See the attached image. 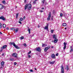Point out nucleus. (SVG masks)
Returning <instances> with one entry per match:
<instances>
[{
    "label": "nucleus",
    "mask_w": 73,
    "mask_h": 73,
    "mask_svg": "<svg viewBox=\"0 0 73 73\" xmlns=\"http://www.w3.org/2000/svg\"><path fill=\"white\" fill-rule=\"evenodd\" d=\"M28 8L29 10H31L32 8V5L31 4H29L28 5L26 4L25 5V10H26Z\"/></svg>",
    "instance_id": "1"
},
{
    "label": "nucleus",
    "mask_w": 73,
    "mask_h": 73,
    "mask_svg": "<svg viewBox=\"0 0 73 73\" xmlns=\"http://www.w3.org/2000/svg\"><path fill=\"white\" fill-rule=\"evenodd\" d=\"M53 36L54 38V42H55V43H56L57 42V41H58V39L56 38V36L55 35H53Z\"/></svg>",
    "instance_id": "2"
},
{
    "label": "nucleus",
    "mask_w": 73,
    "mask_h": 73,
    "mask_svg": "<svg viewBox=\"0 0 73 73\" xmlns=\"http://www.w3.org/2000/svg\"><path fill=\"white\" fill-rule=\"evenodd\" d=\"M4 64H5V62L4 61H2L1 62V68L3 69L4 68Z\"/></svg>",
    "instance_id": "3"
},
{
    "label": "nucleus",
    "mask_w": 73,
    "mask_h": 73,
    "mask_svg": "<svg viewBox=\"0 0 73 73\" xmlns=\"http://www.w3.org/2000/svg\"><path fill=\"white\" fill-rule=\"evenodd\" d=\"M61 73H64V66H63L62 65L61 66Z\"/></svg>",
    "instance_id": "4"
},
{
    "label": "nucleus",
    "mask_w": 73,
    "mask_h": 73,
    "mask_svg": "<svg viewBox=\"0 0 73 73\" xmlns=\"http://www.w3.org/2000/svg\"><path fill=\"white\" fill-rule=\"evenodd\" d=\"M35 50L36 51H37V52H41V48L40 47L36 48H35Z\"/></svg>",
    "instance_id": "5"
},
{
    "label": "nucleus",
    "mask_w": 73,
    "mask_h": 73,
    "mask_svg": "<svg viewBox=\"0 0 73 73\" xmlns=\"http://www.w3.org/2000/svg\"><path fill=\"white\" fill-rule=\"evenodd\" d=\"M51 17V13L50 12L49 13L48 16V18H47V20L48 21H49V20H50V19Z\"/></svg>",
    "instance_id": "6"
},
{
    "label": "nucleus",
    "mask_w": 73,
    "mask_h": 73,
    "mask_svg": "<svg viewBox=\"0 0 73 73\" xmlns=\"http://www.w3.org/2000/svg\"><path fill=\"white\" fill-rule=\"evenodd\" d=\"M7 47V46H3L2 47H1V50L0 52H3V50L4 49H5Z\"/></svg>",
    "instance_id": "7"
},
{
    "label": "nucleus",
    "mask_w": 73,
    "mask_h": 73,
    "mask_svg": "<svg viewBox=\"0 0 73 73\" xmlns=\"http://www.w3.org/2000/svg\"><path fill=\"white\" fill-rule=\"evenodd\" d=\"M51 57L52 58H53V59H55V58H56V56L54 54H52Z\"/></svg>",
    "instance_id": "8"
},
{
    "label": "nucleus",
    "mask_w": 73,
    "mask_h": 73,
    "mask_svg": "<svg viewBox=\"0 0 73 73\" xmlns=\"http://www.w3.org/2000/svg\"><path fill=\"white\" fill-rule=\"evenodd\" d=\"M50 48V47H46V48H45L44 49V51L45 52H47V50H48V49Z\"/></svg>",
    "instance_id": "9"
},
{
    "label": "nucleus",
    "mask_w": 73,
    "mask_h": 73,
    "mask_svg": "<svg viewBox=\"0 0 73 73\" xmlns=\"http://www.w3.org/2000/svg\"><path fill=\"white\" fill-rule=\"evenodd\" d=\"M4 8V6L1 4H0V10L3 9Z\"/></svg>",
    "instance_id": "10"
},
{
    "label": "nucleus",
    "mask_w": 73,
    "mask_h": 73,
    "mask_svg": "<svg viewBox=\"0 0 73 73\" xmlns=\"http://www.w3.org/2000/svg\"><path fill=\"white\" fill-rule=\"evenodd\" d=\"M9 44L10 45H13V46H17L16 45V44H15V43L14 42H10Z\"/></svg>",
    "instance_id": "11"
},
{
    "label": "nucleus",
    "mask_w": 73,
    "mask_h": 73,
    "mask_svg": "<svg viewBox=\"0 0 73 73\" xmlns=\"http://www.w3.org/2000/svg\"><path fill=\"white\" fill-rule=\"evenodd\" d=\"M0 19L2 20H3V21H5V18H4V17L3 16H2L0 17Z\"/></svg>",
    "instance_id": "12"
},
{
    "label": "nucleus",
    "mask_w": 73,
    "mask_h": 73,
    "mask_svg": "<svg viewBox=\"0 0 73 73\" xmlns=\"http://www.w3.org/2000/svg\"><path fill=\"white\" fill-rule=\"evenodd\" d=\"M15 54H16V53H13L12 54V56H14V57H16V58H17V56H16Z\"/></svg>",
    "instance_id": "13"
},
{
    "label": "nucleus",
    "mask_w": 73,
    "mask_h": 73,
    "mask_svg": "<svg viewBox=\"0 0 73 73\" xmlns=\"http://www.w3.org/2000/svg\"><path fill=\"white\" fill-rule=\"evenodd\" d=\"M48 24H47L46 26L44 28L45 29H48Z\"/></svg>",
    "instance_id": "14"
},
{
    "label": "nucleus",
    "mask_w": 73,
    "mask_h": 73,
    "mask_svg": "<svg viewBox=\"0 0 73 73\" xmlns=\"http://www.w3.org/2000/svg\"><path fill=\"white\" fill-rule=\"evenodd\" d=\"M54 62H55V61H54L52 62H51L50 63V64L51 65L54 64Z\"/></svg>",
    "instance_id": "15"
},
{
    "label": "nucleus",
    "mask_w": 73,
    "mask_h": 73,
    "mask_svg": "<svg viewBox=\"0 0 73 73\" xmlns=\"http://www.w3.org/2000/svg\"><path fill=\"white\" fill-rule=\"evenodd\" d=\"M67 70H69V66L68 65L66 66V68H65Z\"/></svg>",
    "instance_id": "16"
},
{
    "label": "nucleus",
    "mask_w": 73,
    "mask_h": 73,
    "mask_svg": "<svg viewBox=\"0 0 73 73\" xmlns=\"http://www.w3.org/2000/svg\"><path fill=\"white\" fill-rule=\"evenodd\" d=\"M18 30H19V29L15 28V31H15L16 33H17V31H18Z\"/></svg>",
    "instance_id": "17"
},
{
    "label": "nucleus",
    "mask_w": 73,
    "mask_h": 73,
    "mask_svg": "<svg viewBox=\"0 0 73 73\" xmlns=\"http://www.w3.org/2000/svg\"><path fill=\"white\" fill-rule=\"evenodd\" d=\"M28 32H29V34H30V33H31V31H30V29H29V28L28 27Z\"/></svg>",
    "instance_id": "18"
},
{
    "label": "nucleus",
    "mask_w": 73,
    "mask_h": 73,
    "mask_svg": "<svg viewBox=\"0 0 73 73\" xmlns=\"http://www.w3.org/2000/svg\"><path fill=\"white\" fill-rule=\"evenodd\" d=\"M14 46L16 49H20V47H18V46Z\"/></svg>",
    "instance_id": "19"
},
{
    "label": "nucleus",
    "mask_w": 73,
    "mask_h": 73,
    "mask_svg": "<svg viewBox=\"0 0 73 73\" xmlns=\"http://www.w3.org/2000/svg\"><path fill=\"white\" fill-rule=\"evenodd\" d=\"M24 38V36H22L20 38V40H23V39Z\"/></svg>",
    "instance_id": "20"
},
{
    "label": "nucleus",
    "mask_w": 73,
    "mask_h": 73,
    "mask_svg": "<svg viewBox=\"0 0 73 73\" xmlns=\"http://www.w3.org/2000/svg\"><path fill=\"white\" fill-rule=\"evenodd\" d=\"M3 28H5V27H6V25L5 24H3Z\"/></svg>",
    "instance_id": "21"
},
{
    "label": "nucleus",
    "mask_w": 73,
    "mask_h": 73,
    "mask_svg": "<svg viewBox=\"0 0 73 73\" xmlns=\"http://www.w3.org/2000/svg\"><path fill=\"white\" fill-rule=\"evenodd\" d=\"M66 26V23H64L63 24V26H64V27H65V26Z\"/></svg>",
    "instance_id": "22"
},
{
    "label": "nucleus",
    "mask_w": 73,
    "mask_h": 73,
    "mask_svg": "<svg viewBox=\"0 0 73 73\" xmlns=\"http://www.w3.org/2000/svg\"><path fill=\"white\" fill-rule=\"evenodd\" d=\"M42 46H47V45L46 44H44V43L42 44Z\"/></svg>",
    "instance_id": "23"
},
{
    "label": "nucleus",
    "mask_w": 73,
    "mask_h": 73,
    "mask_svg": "<svg viewBox=\"0 0 73 73\" xmlns=\"http://www.w3.org/2000/svg\"><path fill=\"white\" fill-rule=\"evenodd\" d=\"M60 17H62L63 16V14H62V13H60Z\"/></svg>",
    "instance_id": "24"
},
{
    "label": "nucleus",
    "mask_w": 73,
    "mask_h": 73,
    "mask_svg": "<svg viewBox=\"0 0 73 73\" xmlns=\"http://www.w3.org/2000/svg\"><path fill=\"white\" fill-rule=\"evenodd\" d=\"M10 59L11 61H13L14 60V59L13 58H10Z\"/></svg>",
    "instance_id": "25"
},
{
    "label": "nucleus",
    "mask_w": 73,
    "mask_h": 73,
    "mask_svg": "<svg viewBox=\"0 0 73 73\" xmlns=\"http://www.w3.org/2000/svg\"><path fill=\"white\" fill-rule=\"evenodd\" d=\"M2 28V25L1 23H0V28Z\"/></svg>",
    "instance_id": "26"
},
{
    "label": "nucleus",
    "mask_w": 73,
    "mask_h": 73,
    "mask_svg": "<svg viewBox=\"0 0 73 73\" xmlns=\"http://www.w3.org/2000/svg\"><path fill=\"white\" fill-rule=\"evenodd\" d=\"M45 1V0H43L42 1V3H43L44 4Z\"/></svg>",
    "instance_id": "27"
},
{
    "label": "nucleus",
    "mask_w": 73,
    "mask_h": 73,
    "mask_svg": "<svg viewBox=\"0 0 73 73\" xmlns=\"http://www.w3.org/2000/svg\"><path fill=\"white\" fill-rule=\"evenodd\" d=\"M50 32H51V33H53V32H54V30H51L50 31Z\"/></svg>",
    "instance_id": "28"
},
{
    "label": "nucleus",
    "mask_w": 73,
    "mask_h": 73,
    "mask_svg": "<svg viewBox=\"0 0 73 73\" xmlns=\"http://www.w3.org/2000/svg\"><path fill=\"white\" fill-rule=\"evenodd\" d=\"M2 3H3V4H5V1H2Z\"/></svg>",
    "instance_id": "29"
},
{
    "label": "nucleus",
    "mask_w": 73,
    "mask_h": 73,
    "mask_svg": "<svg viewBox=\"0 0 73 73\" xmlns=\"http://www.w3.org/2000/svg\"><path fill=\"white\" fill-rule=\"evenodd\" d=\"M23 19L22 18H20V21H23Z\"/></svg>",
    "instance_id": "30"
},
{
    "label": "nucleus",
    "mask_w": 73,
    "mask_h": 73,
    "mask_svg": "<svg viewBox=\"0 0 73 73\" xmlns=\"http://www.w3.org/2000/svg\"><path fill=\"white\" fill-rule=\"evenodd\" d=\"M64 46H66V43L65 42H64Z\"/></svg>",
    "instance_id": "31"
},
{
    "label": "nucleus",
    "mask_w": 73,
    "mask_h": 73,
    "mask_svg": "<svg viewBox=\"0 0 73 73\" xmlns=\"http://www.w3.org/2000/svg\"><path fill=\"white\" fill-rule=\"evenodd\" d=\"M73 51V48H71L70 51V52H72Z\"/></svg>",
    "instance_id": "32"
},
{
    "label": "nucleus",
    "mask_w": 73,
    "mask_h": 73,
    "mask_svg": "<svg viewBox=\"0 0 73 73\" xmlns=\"http://www.w3.org/2000/svg\"><path fill=\"white\" fill-rule=\"evenodd\" d=\"M30 72H33V71L32 70H30Z\"/></svg>",
    "instance_id": "33"
},
{
    "label": "nucleus",
    "mask_w": 73,
    "mask_h": 73,
    "mask_svg": "<svg viewBox=\"0 0 73 73\" xmlns=\"http://www.w3.org/2000/svg\"><path fill=\"white\" fill-rule=\"evenodd\" d=\"M17 64V63H16V62H15L14 63V65H16Z\"/></svg>",
    "instance_id": "34"
},
{
    "label": "nucleus",
    "mask_w": 73,
    "mask_h": 73,
    "mask_svg": "<svg viewBox=\"0 0 73 73\" xmlns=\"http://www.w3.org/2000/svg\"><path fill=\"white\" fill-rule=\"evenodd\" d=\"M31 53V51H30V52L28 53V54H30Z\"/></svg>",
    "instance_id": "35"
},
{
    "label": "nucleus",
    "mask_w": 73,
    "mask_h": 73,
    "mask_svg": "<svg viewBox=\"0 0 73 73\" xmlns=\"http://www.w3.org/2000/svg\"><path fill=\"white\" fill-rule=\"evenodd\" d=\"M23 45H24V46H27V44L25 43H24Z\"/></svg>",
    "instance_id": "36"
},
{
    "label": "nucleus",
    "mask_w": 73,
    "mask_h": 73,
    "mask_svg": "<svg viewBox=\"0 0 73 73\" xmlns=\"http://www.w3.org/2000/svg\"><path fill=\"white\" fill-rule=\"evenodd\" d=\"M56 56H58V53L56 54Z\"/></svg>",
    "instance_id": "37"
},
{
    "label": "nucleus",
    "mask_w": 73,
    "mask_h": 73,
    "mask_svg": "<svg viewBox=\"0 0 73 73\" xmlns=\"http://www.w3.org/2000/svg\"><path fill=\"white\" fill-rule=\"evenodd\" d=\"M28 57H29V58H31V55H29Z\"/></svg>",
    "instance_id": "38"
},
{
    "label": "nucleus",
    "mask_w": 73,
    "mask_h": 73,
    "mask_svg": "<svg viewBox=\"0 0 73 73\" xmlns=\"http://www.w3.org/2000/svg\"><path fill=\"white\" fill-rule=\"evenodd\" d=\"M18 15H19V14H17L16 15V18H17V17H18Z\"/></svg>",
    "instance_id": "39"
},
{
    "label": "nucleus",
    "mask_w": 73,
    "mask_h": 73,
    "mask_svg": "<svg viewBox=\"0 0 73 73\" xmlns=\"http://www.w3.org/2000/svg\"><path fill=\"white\" fill-rule=\"evenodd\" d=\"M65 48H66V46H64V50L65 49Z\"/></svg>",
    "instance_id": "40"
},
{
    "label": "nucleus",
    "mask_w": 73,
    "mask_h": 73,
    "mask_svg": "<svg viewBox=\"0 0 73 73\" xmlns=\"http://www.w3.org/2000/svg\"><path fill=\"white\" fill-rule=\"evenodd\" d=\"M18 22L19 23H20V24H22L21 22V21H19Z\"/></svg>",
    "instance_id": "41"
},
{
    "label": "nucleus",
    "mask_w": 73,
    "mask_h": 73,
    "mask_svg": "<svg viewBox=\"0 0 73 73\" xmlns=\"http://www.w3.org/2000/svg\"><path fill=\"white\" fill-rule=\"evenodd\" d=\"M15 29H16V28H13V31H15Z\"/></svg>",
    "instance_id": "42"
},
{
    "label": "nucleus",
    "mask_w": 73,
    "mask_h": 73,
    "mask_svg": "<svg viewBox=\"0 0 73 73\" xmlns=\"http://www.w3.org/2000/svg\"><path fill=\"white\" fill-rule=\"evenodd\" d=\"M25 16H24L23 18V19L25 20Z\"/></svg>",
    "instance_id": "43"
},
{
    "label": "nucleus",
    "mask_w": 73,
    "mask_h": 73,
    "mask_svg": "<svg viewBox=\"0 0 73 73\" xmlns=\"http://www.w3.org/2000/svg\"><path fill=\"white\" fill-rule=\"evenodd\" d=\"M4 53H3L1 55V56H4Z\"/></svg>",
    "instance_id": "44"
},
{
    "label": "nucleus",
    "mask_w": 73,
    "mask_h": 73,
    "mask_svg": "<svg viewBox=\"0 0 73 73\" xmlns=\"http://www.w3.org/2000/svg\"><path fill=\"white\" fill-rule=\"evenodd\" d=\"M26 2H27V0H25V2H24V3H26Z\"/></svg>",
    "instance_id": "45"
},
{
    "label": "nucleus",
    "mask_w": 73,
    "mask_h": 73,
    "mask_svg": "<svg viewBox=\"0 0 73 73\" xmlns=\"http://www.w3.org/2000/svg\"><path fill=\"white\" fill-rule=\"evenodd\" d=\"M36 3V2L35 1H34L33 2V3H34V4H35Z\"/></svg>",
    "instance_id": "46"
},
{
    "label": "nucleus",
    "mask_w": 73,
    "mask_h": 73,
    "mask_svg": "<svg viewBox=\"0 0 73 73\" xmlns=\"http://www.w3.org/2000/svg\"><path fill=\"white\" fill-rule=\"evenodd\" d=\"M6 29H7V30H8V29H9V28L8 27Z\"/></svg>",
    "instance_id": "47"
},
{
    "label": "nucleus",
    "mask_w": 73,
    "mask_h": 73,
    "mask_svg": "<svg viewBox=\"0 0 73 73\" xmlns=\"http://www.w3.org/2000/svg\"><path fill=\"white\" fill-rule=\"evenodd\" d=\"M40 12H43V11L42 10H40Z\"/></svg>",
    "instance_id": "48"
},
{
    "label": "nucleus",
    "mask_w": 73,
    "mask_h": 73,
    "mask_svg": "<svg viewBox=\"0 0 73 73\" xmlns=\"http://www.w3.org/2000/svg\"><path fill=\"white\" fill-rule=\"evenodd\" d=\"M52 12L53 13H54V11L53 10L52 11Z\"/></svg>",
    "instance_id": "49"
},
{
    "label": "nucleus",
    "mask_w": 73,
    "mask_h": 73,
    "mask_svg": "<svg viewBox=\"0 0 73 73\" xmlns=\"http://www.w3.org/2000/svg\"><path fill=\"white\" fill-rule=\"evenodd\" d=\"M0 34H1V35H2L3 34L2 33L0 32Z\"/></svg>",
    "instance_id": "50"
},
{
    "label": "nucleus",
    "mask_w": 73,
    "mask_h": 73,
    "mask_svg": "<svg viewBox=\"0 0 73 73\" xmlns=\"http://www.w3.org/2000/svg\"><path fill=\"white\" fill-rule=\"evenodd\" d=\"M42 9H44V7H43L42 8Z\"/></svg>",
    "instance_id": "51"
},
{
    "label": "nucleus",
    "mask_w": 73,
    "mask_h": 73,
    "mask_svg": "<svg viewBox=\"0 0 73 73\" xmlns=\"http://www.w3.org/2000/svg\"><path fill=\"white\" fill-rule=\"evenodd\" d=\"M13 28H11V30H13Z\"/></svg>",
    "instance_id": "52"
},
{
    "label": "nucleus",
    "mask_w": 73,
    "mask_h": 73,
    "mask_svg": "<svg viewBox=\"0 0 73 73\" xmlns=\"http://www.w3.org/2000/svg\"><path fill=\"white\" fill-rule=\"evenodd\" d=\"M72 46H71L70 48H71V49H72Z\"/></svg>",
    "instance_id": "53"
},
{
    "label": "nucleus",
    "mask_w": 73,
    "mask_h": 73,
    "mask_svg": "<svg viewBox=\"0 0 73 73\" xmlns=\"http://www.w3.org/2000/svg\"><path fill=\"white\" fill-rule=\"evenodd\" d=\"M38 28H40V26L39 25H38Z\"/></svg>",
    "instance_id": "54"
},
{
    "label": "nucleus",
    "mask_w": 73,
    "mask_h": 73,
    "mask_svg": "<svg viewBox=\"0 0 73 73\" xmlns=\"http://www.w3.org/2000/svg\"><path fill=\"white\" fill-rule=\"evenodd\" d=\"M35 70H37V69H36V68H35Z\"/></svg>",
    "instance_id": "55"
},
{
    "label": "nucleus",
    "mask_w": 73,
    "mask_h": 73,
    "mask_svg": "<svg viewBox=\"0 0 73 73\" xmlns=\"http://www.w3.org/2000/svg\"><path fill=\"white\" fill-rule=\"evenodd\" d=\"M66 27L65 28V29H66Z\"/></svg>",
    "instance_id": "56"
},
{
    "label": "nucleus",
    "mask_w": 73,
    "mask_h": 73,
    "mask_svg": "<svg viewBox=\"0 0 73 73\" xmlns=\"http://www.w3.org/2000/svg\"><path fill=\"white\" fill-rule=\"evenodd\" d=\"M52 48H53V46H52Z\"/></svg>",
    "instance_id": "57"
},
{
    "label": "nucleus",
    "mask_w": 73,
    "mask_h": 73,
    "mask_svg": "<svg viewBox=\"0 0 73 73\" xmlns=\"http://www.w3.org/2000/svg\"><path fill=\"white\" fill-rule=\"evenodd\" d=\"M3 46H7V45H3Z\"/></svg>",
    "instance_id": "58"
},
{
    "label": "nucleus",
    "mask_w": 73,
    "mask_h": 73,
    "mask_svg": "<svg viewBox=\"0 0 73 73\" xmlns=\"http://www.w3.org/2000/svg\"><path fill=\"white\" fill-rule=\"evenodd\" d=\"M63 15H65V13H64Z\"/></svg>",
    "instance_id": "59"
},
{
    "label": "nucleus",
    "mask_w": 73,
    "mask_h": 73,
    "mask_svg": "<svg viewBox=\"0 0 73 73\" xmlns=\"http://www.w3.org/2000/svg\"><path fill=\"white\" fill-rule=\"evenodd\" d=\"M45 5L46 4V3L45 4Z\"/></svg>",
    "instance_id": "60"
},
{
    "label": "nucleus",
    "mask_w": 73,
    "mask_h": 73,
    "mask_svg": "<svg viewBox=\"0 0 73 73\" xmlns=\"http://www.w3.org/2000/svg\"><path fill=\"white\" fill-rule=\"evenodd\" d=\"M16 8H17V7L16 6Z\"/></svg>",
    "instance_id": "61"
},
{
    "label": "nucleus",
    "mask_w": 73,
    "mask_h": 73,
    "mask_svg": "<svg viewBox=\"0 0 73 73\" xmlns=\"http://www.w3.org/2000/svg\"><path fill=\"white\" fill-rule=\"evenodd\" d=\"M37 0H35V1H37Z\"/></svg>",
    "instance_id": "62"
},
{
    "label": "nucleus",
    "mask_w": 73,
    "mask_h": 73,
    "mask_svg": "<svg viewBox=\"0 0 73 73\" xmlns=\"http://www.w3.org/2000/svg\"><path fill=\"white\" fill-rule=\"evenodd\" d=\"M42 46V47H44V46Z\"/></svg>",
    "instance_id": "63"
},
{
    "label": "nucleus",
    "mask_w": 73,
    "mask_h": 73,
    "mask_svg": "<svg viewBox=\"0 0 73 73\" xmlns=\"http://www.w3.org/2000/svg\"><path fill=\"white\" fill-rule=\"evenodd\" d=\"M48 73H50V72H48Z\"/></svg>",
    "instance_id": "64"
}]
</instances>
